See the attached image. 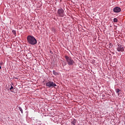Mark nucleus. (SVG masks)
<instances>
[{
    "label": "nucleus",
    "instance_id": "11",
    "mask_svg": "<svg viewBox=\"0 0 125 125\" xmlns=\"http://www.w3.org/2000/svg\"><path fill=\"white\" fill-rule=\"evenodd\" d=\"M12 33L14 35H16V31L15 30H12Z\"/></svg>",
    "mask_w": 125,
    "mask_h": 125
},
{
    "label": "nucleus",
    "instance_id": "6",
    "mask_svg": "<svg viewBox=\"0 0 125 125\" xmlns=\"http://www.w3.org/2000/svg\"><path fill=\"white\" fill-rule=\"evenodd\" d=\"M121 8L120 7H115L113 9L114 12H115L116 13H118L119 12H121Z\"/></svg>",
    "mask_w": 125,
    "mask_h": 125
},
{
    "label": "nucleus",
    "instance_id": "8",
    "mask_svg": "<svg viewBox=\"0 0 125 125\" xmlns=\"http://www.w3.org/2000/svg\"><path fill=\"white\" fill-rule=\"evenodd\" d=\"M53 75H55V76H58V75H59V73H58L57 72L55 71V70L53 71Z\"/></svg>",
    "mask_w": 125,
    "mask_h": 125
},
{
    "label": "nucleus",
    "instance_id": "12",
    "mask_svg": "<svg viewBox=\"0 0 125 125\" xmlns=\"http://www.w3.org/2000/svg\"><path fill=\"white\" fill-rule=\"evenodd\" d=\"M20 110L22 114H23V109L21 107L20 108Z\"/></svg>",
    "mask_w": 125,
    "mask_h": 125
},
{
    "label": "nucleus",
    "instance_id": "14",
    "mask_svg": "<svg viewBox=\"0 0 125 125\" xmlns=\"http://www.w3.org/2000/svg\"><path fill=\"white\" fill-rule=\"evenodd\" d=\"M71 124H72V125H75V122H71Z\"/></svg>",
    "mask_w": 125,
    "mask_h": 125
},
{
    "label": "nucleus",
    "instance_id": "2",
    "mask_svg": "<svg viewBox=\"0 0 125 125\" xmlns=\"http://www.w3.org/2000/svg\"><path fill=\"white\" fill-rule=\"evenodd\" d=\"M64 57L66 62H67V64H68L69 66H72L74 64L75 62H74V60H73L72 58L68 57L67 56H65Z\"/></svg>",
    "mask_w": 125,
    "mask_h": 125
},
{
    "label": "nucleus",
    "instance_id": "9",
    "mask_svg": "<svg viewBox=\"0 0 125 125\" xmlns=\"http://www.w3.org/2000/svg\"><path fill=\"white\" fill-rule=\"evenodd\" d=\"M113 22H118V19L117 18H114L113 19Z\"/></svg>",
    "mask_w": 125,
    "mask_h": 125
},
{
    "label": "nucleus",
    "instance_id": "3",
    "mask_svg": "<svg viewBox=\"0 0 125 125\" xmlns=\"http://www.w3.org/2000/svg\"><path fill=\"white\" fill-rule=\"evenodd\" d=\"M58 15L60 17H64L65 15V13L63 9L61 8L58 10Z\"/></svg>",
    "mask_w": 125,
    "mask_h": 125
},
{
    "label": "nucleus",
    "instance_id": "1",
    "mask_svg": "<svg viewBox=\"0 0 125 125\" xmlns=\"http://www.w3.org/2000/svg\"><path fill=\"white\" fill-rule=\"evenodd\" d=\"M27 42L29 44H31V45H35V44H37V39L34 37V36L29 35L27 37Z\"/></svg>",
    "mask_w": 125,
    "mask_h": 125
},
{
    "label": "nucleus",
    "instance_id": "4",
    "mask_svg": "<svg viewBox=\"0 0 125 125\" xmlns=\"http://www.w3.org/2000/svg\"><path fill=\"white\" fill-rule=\"evenodd\" d=\"M45 85L48 87H55V86H56V84L53 82L49 81L46 83Z\"/></svg>",
    "mask_w": 125,
    "mask_h": 125
},
{
    "label": "nucleus",
    "instance_id": "15",
    "mask_svg": "<svg viewBox=\"0 0 125 125\" xmlns=\"http://www.w3.org/2000/svg\"><path fill=\"white\" fill-rule=\"evenodd\" d=\"M0 69H1V66H0Z\"/></svg>",
    "mask_w": 125,
    "mask_h": 125
},
{
    "label": "nucleus",
    "instance_id": "10",
    "mask_svg": "<svg viewBox=\"0 0 125 125\" xmlns=\"http://www.w3.org/2000/svg\"><path fill=\"white\" fill-rule=\"evenodd\" d=\"M13 88H14V87H13V86H11V88H10V90H11L12 92H13V91H12V89H13Z\"/></svg>",
    "mask_w": 125,
    "mask_h": 125
},
{
    "label": "nucleus",
    "instance_id": "5",
    "mask_svg": "<svg viewBox=\"0 0 125 125\" xmlns=\"http://www.w3.org/2000/svg\"><path fill=\"white\" fill-rule=\"evenodd\" d=\"M117 50L119 51V52H123L125 51V47L122 45H118Z\"/></svg>",
    "mask_w": 125,
    "mask_h": 125
},
{
    "label": "nucleus",
    "instance_id": "7",
    "mask_svg": "<svg viewBox=\"0 0 125 125\" xmlns=\"http://www.w3.org/2000/svg\"><path fill=\"white\" fill-rule=\"evenodd\" d=\"M116 93H117L118 95H120V91H121V90L119 88L116 89L115 90Z\"/></svg>",
    "mask_w": 125,
    "mask_h": 125
},
{
    "label": "nucleus",
    "instance_id": "13",
    "mask_svg": "<svg viewBox=\"0 0 125 125\" xmlns=\"http://www.w3.org/2000/svg\"><path fill=\"white\" fill-rule=\"evenodd\" d=\"M112 46H113V44L110 43V44H109V47H110V48H112Z\"/></svg>",
    "mask_w": 125,
    "mask_h": 125
}]
</instances>
